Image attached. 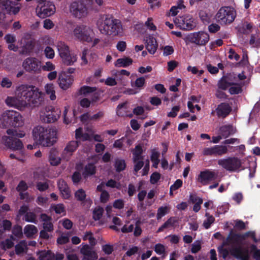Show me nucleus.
<instances>
[{"label": "nucleus", "mask_w": 260, "mask_h": 260, "mask_svg": "<svg viewBox=\"0 0 260 260\" xmlns=\"http://www.w3.org/2000/svg\"><path fill=\"white\" fill-rule=\"evenodd\" d=\"M42 92L35 86L21 85L15 91V96H8L5 100L6 104L14 107L21 111L25 109L37 106L41 101Z\"/></svg>", "instance_id": "1"}, {"label": "nucleus", "mask_w": 260, "mask_h": 260, "mask_svg": "<svg viewBox=\"0 0 260 260\" xmlns=\"http://www.w3.org/2000/svg\"><path fill=\"white\" fill-rule=\"evenodd\" d=\"M100 32L104 35L116 37L122 36L123 27L120 21L112 17L103 16L97 21Z\"/></svg>", "instance_id": "2"}, {"label": "nucleus", "mask_w": 260, "mask_h": 260, "mask_svg": "<svg viewBox=\"0 0 260 260\" xmlns=\"http://www.w3.org/2000/svg\"><path fill=\"white\" fill-rule=\"evenodd\" d=\"M55 129L38 125L34 128L32 136L35 141L44 147L52 146L57 140Z\"/></svg>", "instance_id": "3"}, {"label": "nucleus", "mask_w": 260, "mask_h": 260, "mask_svg": "<svg viewBox=\"0 0 260 260\" xmlns=\"http://www.w3.org/2000/svg\"><path fill=\"white\" fill-rule=\"evenodd\" d=\"M72 35L76 40L90 43L95 36V32L92 26L82 24L75 27Z\"/></svg>", "instance_id": "4"}, {"label": "nucleus", "mask_w": 260, "mask_h": 260, "mask_svg": "<svg viewBox=\"0 0 260 260\" xmlns=\"http://www.w3.org/2000/svg\"><path fill=\"white\" fill-rule=\"evenodd\" d=\"M217 164L222 168L230 172L238 171L242 167L241 159L236 156L220 159L218 160Z\"/></svg>", "instance_id": "5"}, {"label": "nucleus", "mask_w": 260, "mask_h": 260, "mask_svg": "<svg viewBox=\"0 0 260 260\" xmlns=\"http://www.w3.org/2000/svg\"><path fill=\"white\" fill-rule=\"evenodd\" d=\"M236 16V13L234 8L230 7H223L217 13L216 18L221 24H227L232 23Z\"/></svg>", "instance_id": "6"}, {"label": "nucleus", "mask_w": 260, "mask_h": 260, "mask_svg": "<svg viewBox=\"0 0 260 260\" xmlns=\"http://www.w3.org/2000/svg\"><path fill=\"white\" fill-rule=\"evenodd\" d=\"M24 123L22 115H17L13 118L10 115H0V127L7 128L9 126L18 127L23 125Z\"/></svg>", "instance_id": "7"}, {"label": "nucleus", "mask_w": 260, "mask_h": 260, "mask_svg": "<svg viewBox=\"0 0 260 260\" xmlns=\"http://www.w3.org/2000/svg\"><path fill=\"white\" fill-rule=\"evenodd\" d=\"M244 240L243 234L236 233L232 229L228 237L223 240L222 246H231L233 248L241 246Z\"/></svg>", "instance_id": "8"}, {"label": "nucleus", "mask_w": 260, "mask_h": 260, "mask_svg": "<svg viewBox=\"0 0 260 260\" xmlns=\"http://www.w3.org/2000/svg\"><path fill=\"white\" fill-rule=\"evenodd\" d=\"M70 13L76 18L81 19L86 17L88 10L86 6L81 2H74L70 6Z\"/></svg>", "instance_id": "9"}, {"label": "nucleus", "mask_w": 260, "mask_h": 260, "mask_svg": "<svg viewBox=\"0 0 260 260\" xmlns=\"http://www.w3.org/2000/svg\"><path fill=\"white\" fill-rule=\"evenodd\" d=\"M55 12L54 5L50 2H45L43 5H38L36 8L37 15L40 18L49 17Z\"/></svg>", "instance_id": "10"}, {"label": "nucleus", "mask_w": 260, "mask_h": 260, "mask_svg": "<svg viewBox=\"0 0 260 260\" xmlns=\"http://www.w3.org/2000/svg\"><path fill=\"white\" fill-rule=\"evenodd\" d=\"M22 67L26 72L37 73L41 70V62L35 57H29L24 60Z\"/></svg>", "instance_id": "11"}, {"label": "nucleus", "mask_w": 260, "mask_h": 260, "mask_svg": "<svg viewBox=\"0 0 260 260\" xmlns=\"http://www.w3.org/2000/svg\"><path fill=\"white\" fill-rule=\"evenodd\" d=\"M190 41L197 45H205L209 41V34L205 31H198L191 34L189 36Z\"/></svg>", "instance_id": "12"}, {"label": "nucleus", "mask_w": 260, "mask_h": 260, "mask_svg": "<svg viewBox=\"0 0 260 260\" xmlns=\"http://www.w3.org/2000/svg\"><path fill=\"white\" fill-rule=\"evenodd\" d=\"M176 23L180 28L185 30L192 29L196 26V21L193 18L189 15L184 16L178 18Z\"/></svg>", "instance_id": "13"}, {"label": "nucleus", "mask_w": 260, "mask_h": 260, "mask_svg": "<svg viewBox=\"0 0 260 260\" xmlns=\"http://www.w3.org/2000/svg\"><path fill=\"white\" fill-rule=\"evenodd\" d=\"M2 140L5 145L11 149L19 150L23 147L22 141L17 138L5 136Z\"/></svg>", "instance_id": "14"}, {"label": "nucleus", "mask_w": 260, "mask_h": 260, "mask_svg": "<svg viewBox=\"0 0 260 260\" xmlns=\"http://www.w3.org/2000/svg\"><path fill=\"white\" fill-rule=\"evenodd\" d=\"M217 174L214 171L209 170L201 171L198 176V181L203 185H207L210 182L215 180Z\"/></svg>", "instance_id": "15"}, {"label": "nucleus", "mask_w": 260, "mask_h": 260, "mask_svg": "<svg viewBox=\"0 0 260 260\" xmlns=\"http://www.w3.org/2000/svg\"><path fill=\"white\" fill-rule=\"evenodd\" d=\"M231 254L238 259L249 260V254L247 249L243 248L241 246L232 248L231 250Z\"/></svg>", "instance_id": "16"}, {"label": "nucleus", "mask_w": 260, "mask_h": 260, "mask_svg": "<svg viewBox=\"0 0 260 260\" xmlns=\"http://www.w3.org/2000/svg\"><path fill=\"white\" fill-rule=\"evenodd\" d=\"M19 45L21 48L20 52L22 54L30 53L34 47V42L28 36L22 38L19 41Z\"/></svg>", "instance_id": "17"}, {"label": "nucleus", "mask_w": 260, "mask_h": 260, "mask_svg": "<svg viewBox=\"0 0 260 260\" xmlns=\"http://www.w3.org/2000/svg\"><path fill=\"white\" fill-rule=\"evenodd\" d=\"M73 81V76L67 75L65 72L61 73L59 76L58 84L60 87L63 90H67L70 87Z\"/></svg>", "instance_id": "18"}, {"label": "nucleus", "mask_w": 260, "mask_h": 260, "mask_svg": "<svg viewBox=\"0 0 260 260\" xmlns=\"http://www.w3.org/2000/svg\"><path fill=\"white\" fill-rule=\"evenodd\" d=\"M80 253L84 255L83 259L85 260H95L98 258L96 253L88 244L83 245Z\"/></svg>", "instance_id": "19"}, {"label": "nucleus", "mask_w": 260, "mask_h": 260, "mask_svg": "<svg viewBox=\"0 0 260 260\" xmlns=\"http://www.w3.org/2000/svg\"><path fill=\"white\" fill-rule=\"evenodd\" d=\"M57 186L62 198L69 199L71 196V191L67 182L62 179L59 180L57 182Z\"/></svg>", "instance_id": "20"}, {"label": "nucleus", "mask_w": 260, "mask_h": 260, "mask_svg": "<svg viewBox=\"0 0 260 260\" xmlns=\"http://www.w3.org/2000/svg\"><path fill=\"white\" fill-rule=\"evenodd\" d=\"M77 54L72 50L61 58L62 63L67 66L74 64L77 61Z\"/></svg>", "instance_id": "21"}, {"label": "nucleus", "mask_w": 260, "mask_h": 260, "mask_svg": "<svg viewBox=\"0 0 260 260\" xmlns=\"http://www.w3.org/2000/svg\"><path fill=\"white\" fill-rule=\"evenodd\" d=\"M157 43L156 39L152 36H148L146 39V47L148 52L154 54L157 48Z\"/></svg>", "instance_id": "22"}, {"label": "nucleus", "mask_w": 260, "mask_h": 260, "mask_svg": "<svg viewBox=\"0 0 260 260\" xmlns=\"http://www.w3.org/2000/svg\"><path fill=\"white\" fill-rule=\"evenodd\" d=\"M236 132V128L232 125H224L219 128L220 134L224 138L234 135Z\"/></svg>", "instance_id": "23"}, {"label": "nucleus", "mask_w": 260, "mask_h": 260, "mask_svg": "<svg viewBox=\"0 0 260 260\" xmlns=\"http://www.w3.org/2000/svg\"><path fill=\"white\" fill-rule=\"evenodd\" d=\"M58 55L61 58L65 55H67L71 50L69 46L64 42L62 41L58 42L56 45Z\"/></svg>", "instance_id": "24"}, {"label": "nucleus", "mask_w": 260, "mask_h": 260, "mask_svg": "<svg viewBox=\"0 0 260 260\" xmlns=\"http://www.w3.org/2000/svg\"><path fill=\"white\" fill-rule=\"evenodd\" d=\"M233 76L231 75L222 78L218 83V88L225 90L229 86L234 85V82L232 81Z\"/></svg>", "instance_id": "25"}, {"label": "nucleus", "mask_w": 260, "mask_h": 260, "mask_svg": "<svg viewBox=\"0 0 260 260\" xmlns=\"http://www.w3.org/2000/svg\"><path fill=\"white\" fill-rule=\"evenodd\" d=\"M79 142L78 141H71L69 142L64 148L63 153L71 156L76 150L79 146Z\"/></svg>", "instance_id": "26"}, {"label": "nucleus", "mask_w": 260, "mask_h": 260, "mask_svg": "<svg viewBox=\"0 0 260 260\" xmlns=\"http://www.w3.org/2000/svg\"><path fill=\"white\" fill-rule=\"evenodd\" d=\"M4 39L8 44V48L10 50L14 51H17L18 50V47L14 44L16 40L15 35L8 34L5 36Z\"/></svg>", "instance_id": "27"}, {"label": "nucleus", "mask_w": 260, "mask_h": 260, "mask_svg": "<svg viewBox=\"0 0 260 260\" xmlns=\"http://www.w3.org/2000/svg\"><path fill=\"white\" fill-rule=\"evenodd\" d=\"M38 232L37 228L34 225L27 224L24 228V234L28 238H32Z\"/></svg>", "instance_id": "28"}, {"label": "nucleus", "mask_w": 260, "mask_h": 260, "mask_svg": "<svg viewBox=\"0 0 260 260\" xmlns=\"http://www.w3.org/2000/svg\"><path fill=\"white\" fill-rule=\"evenodd\" d=\"M178 222L176 217H170L157 230V233L162 232L164 229L168 228L170 226H174L175 223Z\"/></svg>", "instance_id": "29"}, {"label": "nucleus", "mask_w": 260, "mask_h": 260, "mask_svg": "<svg viewBox=\"0 0 260 260\" xmlns=\"http://www.w3.org/2000/svg\"><path fill=\"white\" fill-rule=\"evenodd\" d=\"M217 114H229L231 112H236L233 110L230 105L227 103H221L216 108Z\"/></svg>", "instance_id": "30"}, {"label": "nucleus", "mask_w": 260, "mask_h": 260, "mask_svg": "<svg viewBox=\"0 0 260 260\" xmlns=\"http://www.w3.org/2000/svg\"><path fill=\"white\" fill-rule=\"evenodd\" d=\"M133 60L129 57H123L116 60L114 65L116 67H126L131 65Z\"/></svg>", "instance_id": "31"}, {"label": "nucleus", "mask_w": 260, "mask_h": 260, "mask_svg": "<svg viewBox=\"0 0 260 260\" xmlns=\"http://www.w3.org/2000/svg\"><path fill=\"white\" fill-rule=\"evenodd\" d=\"M191 101L188 102V107L190 110V112L195 113L199 111L200 107L197 104V100L195 96H191Z\"/></svg>", "instance_id": "32"}, {"label": "nucleus", "mask_w": 260, "mask_h": 260, "mask_svg": "<svg viewBox=\"0 0 260 260\" xmlns=\"http://www.w3.org/2000/svg\"><path fill=\"white\" fill-rule=\"evenodd\" d=\"M96 169L94 165L92 163H88L84 167L83 175L84 176L87 177L91 176L95 173Z\"/></svg>", "instance_id": "33"}, {"label": "nucleus", "mask_w": 260, "mask_h": 260, "mask_svg": "<svg viewBox=\"0 0 260 260\" xmlns=\"http://www.w3.org/2000/svg\"><path fill=\"white\" fill-rule=\"evenodd\" d=\"M59 117V115H40L41 120L46 123L54 122Z\"/></svg>", "instance_id": "34"}, {"label": "nucleus", "mask_w": 260, "mask_h": 260, "mask_svg": "<svg viewBox=\"0 0 260 260\" xmlns=\"http://www.w3.org/2000/svg\"><path fill=\"white\" fill-rule=\"evenodd\" d=\"M214 147L215 156H222L226 154L228 152V147L223 145H215Z\"/></svg>", "instance_id": "35"}, {"label": "nucleus", "mask_w": 260, "mask_h": 260, "mask_svg": "<svg viewBox=\"0 0 260 260\" xmlns=\"http://www.w3.org/2000/svg\"><path fill=\"white\" fill-rule=\"evenodd\" d=\"M27 250V247L25 240L21 241L15 246V250L17 255H20Z\"/></svg>", "instance_id": "36"}, {"label": "nucleus", "mask_w": 260, "mask_h": 260, "mask_svg": "<svg viewBox=\"0 0 260 260\" xmlns=\"http://www.w3.org/2000/svg\"><path fill=\"white\" fill-rule=\"evenodd\" d=\"M160 153L159 152L153 149L151 150V154L150 156V159L151 161L153 162L152 167L154 168H157L158 165L159 163V157Z\"/></svg>", "instance_id": "37"}, {"label": "nucleus", "mask_w": 260, "mask_h": 260, "mask_svg": "<svg viewBox=\"0 0 260 260\" xmlns=\"http://www.w3.org/2000/svg\"><path fill=\"white\" fill-rule=\"evenodd\" d=\"M21 9V5L20 4L15 3L14 2H12V5H10V7L8 11V14L17 15Z\"/></svg>", "instance_id": "38"}, {"label": "nucleus", "mask_w": 260, "mask_h": 260, "mask_svg": "<svg viewBox=\"0 0 260 260\" xmlns=\"http://www.w3.org/2000/svg\"><path fill=\"white\" fill-rule=\"evenodd\" d=\"M126 162L124 159H116L115 161L114 167L117 172L123 171L126 168Z\"/></svg>", "instance_id": "39"}, {"label": "nucleus", "mask_w": 260, "mask_h": 260, "mask_svg": "<svg viewBox=\"0 0 260 260\" xmlns=\"http://www.w3.org/2000/svg\"><path fill=\"white\" fill-rule=\"evenodd\" d=\"M45 89L46 93L49 95L50 99L53 101L56 99L55 94L54 87L52 84H47L45 86Z\"/></svg>", "instance_id": "40"}, {"label": "nucleus", "mask_w": 260, "mask_h": 260, "mask_svg": "<svg viewBox=\"0 0 260 260\" xmlns=\"http://www.w3.org/2000/svg\"><path fill=\"white\" fill-rule=\"evenodd\" d=\"M104 209L103 208L99 206L96 207L94 210L93 211L92 213V218L93 219L96 221L100 220L104 213Z\"/></svg>", "instance_id": "41"}, {"label": "nucleus", "mask_w": 260, "mask_h": 260, "mask_svg": "<svg viewBox=\"0 0 260 260\" xmlns=\"http://www.w3.org/2000/svg\"><path fill=\"white\" fill-rule=\"evenodd\" d=\"M232 86L229 89V92L231 94H238L242 91V84L241 82L237 83L234 82V85H232Z\"/></svg>", "instance_id": "42"}, {"label": "nucleus", "mask_w": 260, "mask_h": 260, "mask_svg": "<svg viewBox=\"0 0 260 260\" xmlns=\"http://www.w3.org/2000/svg\"><path fill=\"white\" fill-rule=\"evenodd\" d=\"M12 232L14 236L19 239L23 237L22 228L19 225H15L12 229Z\"/></svg>", "instance_id": "43"}, {"label": "nucleus", "mask_w": 260, "mask_h": 260, "mask_svg": "<svg viewBox=\"0 0 260 260\" xmlns=\"http://www.w3.org/2000/svg\"><path fill=\"white\" fill-rule=\"evenodd\" d=\"M96 90V88L95 87L84 86L80 89L79 92L80 94L86 95L95 91Z\"/></svg>", "instance_id": "44"}, {"label": "nucleus", "mask_w": 260, "mask_h": 260, "mask_svg": "<svg viewBox=\"0 0 260 260\" xmlns=\"http://www.w3.org/2000/svg\"><path fill=\"white\" fill-rule=\"evenodd\" d=\"M75 197L78 201L83 202L86 197V192L84 189H79L75 192Z\"/></svg>", "instance_id": "45"}, {"label": "nucleus", "mask_w": 260, "mask_h": 260, "mask_svg": "<svg viewBox=\"0 0 260 260\" xmlns=\"http://www.w3.org/2000/svg\"><path fill=\"white\" fill-rule=\"evenodd\" d=\"M12 2L11 0H0V10L8 13Z\"/></svg>", "instance_id": "46"}, {"label": "nucleus", "mask_w": 260, "mask_h": 260, "mask_svg": "<svg viewBox=\"0 0 260 260\" xmlns=\"http://www.w3.org/2000/svg\"><path fill=\"white\" fill-rule=\"evenodd\" d=\"M169 210V208L167 206H161L157 210L156 217L157 219L161 218L166 214H167Z\"/></svg>", "instance_id": "47"}, {"label": "nucleus", "mask_w": 260, "mask_h": 260, "mask_svg": "<svg viewBox=\"0 0 260 260\" xmlns=\"http://www.w3.org/2000/svg\"><path fill=\"white\" fill-rule=\"evenodd\" d=\"M44 54L48 59H53L55 56V52L52 48L50 46H47L44 49Z\"/></svg>", "instance_id": "48"}, {"label": "nucleus", "mask_w": 260, "mask_h": 260, "mask_svg": "<svg viewBox=\"0 0 260 260\" xmlns=\"http://www.w3.org/2000/svg\"><path fill=\"white\" fill-rule=\"evenodd\" d=\"M128 103L127 102L121 103L117 106V112L121 113H127L128 112Z\"/></svg>", "instance_id": "49"}, {"label": "nucleus", "mask_w": 260, "mask_h": 260, "mask_svg": "<svg viewBox=\"0 0 260 260\" xmlns=\"http://www.w3.org/2000/svg\"><path fill=\"white\" fill-rule=\"evenodd\" d=\"M24 220L27 222L37 223L36 215L32 212H27L25 214Z\"/></svg>", "instance_id": "50"}, {"label": "nucleus", "mask_w": 260, "mask_h": 260, "mask_svg": "<svg viewBox=\"0 0 260 260\" xmlns=\"http://www.w3.org/2000/svg\"><path fill=\"white\" fill-rule=\"evenodd\" d=\"M28 186L25 181L24 180H21L19 182L16 189L18 192L20 193L25 191L28 189Z\"/></svg>", "instance_id": "51"}, {"label": "nucleus", "mask_w": 260, "mask_h": 260, "mask_svg": "<svg viewBox=\"0 0 260 260\" xmlns=\"http://www.w3.org/2000/svg\"><path fill=\"white\" fill-rule=\"evenodd\" d=\"M161 177L159 173L155 172H153L150 176V181L152 184H155L158 182Z\"/></svg>", "instance_id": "52"}, {"label": "nucleus", "mask_w": 260, "mask_h": 260, "mask_svg": "<svg viewBox=\"0 0 260 260\" xmlns=\"http://www.w3.org/2000/svg\"><path fill=\"white\" fill-rule=\"evenodd\" d=\"M145 25L150 31H155L156 29V26L154 24L152 18H148L147 19V21L145 22Z\"/></svg>", "instance_id": "53"}, {"label": "nucleus", "mask_w": 260, "mask_h": 260, "mask_svg": "<svg viewBox=\"0 0 260 260\" xmlns=\"http://www.w3.org/2000/svg\"><path fill=\"white\" fill-rule=\"evenodd\" d=\"M36 187L40 191H44L48 189L49 184L47 182H38Z\"/></svg>", "instance_id": "54"}, {"label": "nucleus", "mask_w": 260, "mask_h": 260, "mask_svg": "<svg viewBox=\"0 0 260 260\" xmlns=\"http://www.w3.org/2000/svg\"><path fill=\"white\" fill-rule=\"evenodd\" d=\"M0 84L3 88H9L12 85V82L8 78L4 77L2 79Z\"/></svg>", "instance_id": "55"}, {"label": "nucleus", "mask_w": 260, "mask_h": 260, "mask_svg": "<svg viewBox=\"0 0 260 260\" xmlns=\"http://www.w3.org/2000/svg\"><path fill=\"white\" fill-rule=\"evenodd\" d=\"M82 179L81 174L78 172L75 171L72 176V180L74 184H78Z\"/></svg>", "instance_id": "56"}, {"label": "nucleus", "mask_w": 260, "mask_h": 260, "mask_svg": "<svg viewBox=\"0 0 260 260\" xmlns=\"http://www.w3.org/2000/svg\"><path fill=\"white\" fill-rule=\"evenodd\" d=\"M214 221L215 218L213 216H211L204 221L203 225L206 229H208L210 228L211 224L214 223Z\"/></svg>", "instance_id": "57"}, {"label": "nucleus", "mask_w": 260, "mask_h": 260, "mask_svg": "<svg viewBox=\"0 0 260 260\" xmlns=\"http://www.w3.org/2000/svg\"><path fill=\"white\" fill-rule=\"evenodd\" d=\"M88 52V50L86 48H84L82 51V54L81 56L82 62L81 63V66H85L88 63V60L86 58V55Z\"/></svg>", "instance_id": "58"}, {"label": "nucleus", "mask_w": 260, "mask_h": 260, "mask_svg": "<svg viewBox=\"0 0 260 260\" xmlns=\"http://www.w3.org/2000/svg\"><path fill=\"white\" fill-rule=\"evenodd\" d=\"M110 198V194L107 191H103L100 195V202L102 203H107Z\"/></svg>", "instance_id": "59"}, {"label": "nucleus", "mask_w": 260, "mask_h": 260, "mask_svg": "<svg viewBox=\"0 0 260 260\" xmlns=\"http://www.w3.org/2000/svg\"><path fill=\"white\" fill-rule=\"evenodd\" d=\"M42 69L44 71H52L55 69V66L50 61H47L44 65L43 66Z\"/></svg>", "instance_id": "60"}, {"label": "nucleus", "mask_w": 260, "mask_h": 260, "mask_svg": "<svg viewBox=\"0 0 260 260\" xmlns=\"http://www.w3.org/2000/svg\"><path fill=\"white\" fill-rule=\"evenodd\" d=\"M56 242L58 244H65L69 242V237L68 236L61 235L57 239Z\"/></svg>", "instance_id": "61"}, {"label": "nucleus", "mask_w": 260, "mask_h": 260, "mask_svg": "<svg viewBox=\"0 0 260 260\" xmlns=\"http://www.w3.org/2000/svg\"><path fill=\"white\" fill-rule=\"evenodd\" d=\"M124 205V201L122 199L116 200L113 204V207L117 209L123 208Z\"/></svg>", "instance_id": "62"}, {"label": "nucleus", "mask_w": 260, "mask_h": 260, "mask_svg": "<svg viewBox=\"0 0 260 260\" xmlns=\"http://www.w3.org/2000/svg\"><path fill=\"white\" fill-rule=\"evenodd\" d=\"M154 251L158 254H161L165 253V246L160 243L156 244L154 247Z\"/></svg>", "instance_id": "63"}, {"label": "nucleus", "mask_w": 260, "mask_h": 260, "mask_svg": "<svg viewBox=\"0 0 260 260\" xmlns=\"http://www.w3.org/2000/svg\"><path fill=\"white\" fill-rule=\"evenodd\" d=\"M54 210L56 214H61L66 212L64 205L62 204H58L54 206Z\"/></svg>", "instance_id": "64"}]
</instances>
